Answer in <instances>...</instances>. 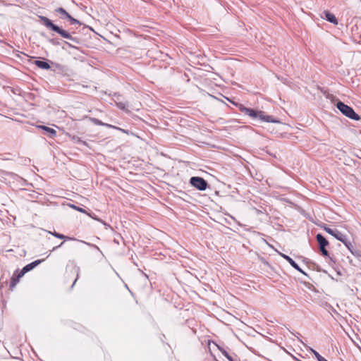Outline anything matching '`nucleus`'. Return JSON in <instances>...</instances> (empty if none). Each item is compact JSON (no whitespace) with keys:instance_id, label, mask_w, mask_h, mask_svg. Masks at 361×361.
<instances>
[{"instance_id":"f257e3e1","label":"nucleus","mask_w":361,"mask_h":361,"mask_svg":"<svg viewBox=\"0 0 361 361\" xmlns=\"http://www.w3.org/2000/svg\"><path fill=\"white\" fill-rule=\"evenodd\" d=\"M40 22L49 30L59 34L61 37L64 39H69L71 42L79 44L80 40L78 37H73L68 31L63 29L59 25L54 24L52 20L46 16H39Z\"/></svg>"},{"instance_id":"f03ea898","label":"nucleus","mask_w":361,"mask_h":361,"mask_svg":"<svg viewBox=\"0 0 361 361\" xmlns=\"http://www.w3.org/2000/svg\"><path fill=\"white\" fill-rule=\"evenodd\" d=\"M239 110L244 114L249 116L252 119L258 118L263 122L273 123H277L280 122L278 119L272 117L271 116L265 114V113L262 111L245 107L243 104L239 105Z\"/></svg>"},{"instance_id":"7ed1b4c3","label":"nucleus","mask_w":361,"mask_h":361,"mask_svg":"<svg viewBox=\"0 0 361 361\" xmlns=\"http://www.w3.org/2000/svg\"><path fill=\"white\" fill-rule=\"evenodd\" d=\"M336 106V108L346 117L354 121H360L361 119V117L355 113L351 106L344 104L341 101H338Z\"/></svg>"},{"instance_id":"20e7f679","label":"nucleus","mask_w":361,"mask_h":361,"mask_svg":"<svg viewBox=\"0 0 361 361\" xmlns=\"http://www.w3.org/2000/svg\"><path fill=\"white\" fill-rule=\"evenodd\" d=\"M189 182L192 186L200 191H204L209 186L208 183L199 176L191 177Z\"/></svg>"},{"instance_id":"39448f33","label":"nucleus","mask_w":361,"mask_h":361,"mask_svg":"<svg viewBox=\"0 0 361 361\" xmlns=\"http://www.w3.org/2000/svg\"><path fill=\"white\" fill-rule=\"evenodd\" d=\"M316 239L319 245V250L324 257H329V254L326 247L329 245V241L321 233H317Z\"/></svg>"},{"instance_id":"423d86ee","label":"nucleus","mask_w":361,"mask_h":361,"mask_svg":"<svg viewBox=\"0 0 361 361\" xmlns=\"http://www.w3.org/2000/svg\"><path fill=\"white\" fill-rule=\"evenodd\" d=\"M113 99H114V102L116 103V106L118 109H120L126 112L129 111V110L128 109V104L127 102H126L123 99L122 96L121 94L115 93L114 94Z\"/></svg>"},{"instance_id":"0eeeda50","label":"nucleus","mask_w":361,"mask_h":361,"mask_svg":"<svg viewBox=\"0 0 361 361\" xmlns=\"http://www.w3.org/2000/svg\"><path fill=\"white\" fill-rule=\"evenodd\" d=\"M324 230L328 233L329 234L334 236L335 238H336L338 240L341 242H344L345 240V237L344 234H343L341 232H340L338 229L336 228H331L326 226H324Z\"/></svg>"},{"instance_id":"6e6552de","label":"nucleus","mask_w":361,"mask_h":361,"mask_svg":"<svg viewBox=\"0 0 361 361\" xmlns=\"http://www.w3.org/2000/svg\"><path fill=\"white\" fill-rule=\"evenodd\" d=\"M44 261V259H37V260L25 265V267H23V268L20 271V276H23L26 273L32 270L34 268H35L37 266L40 264Z\"/></svg>"},{"instance_id":"1a4fd4ad","label":"nucleus","mask_w":361,"mask_h":361,"mask_svg":"<svg viewBox=\"0 0 361 361\" xmlns=\"http://www.w3.org/2000/svg\"><path fill=\"white\" fill-rule=\"evenodd\" d=\"M37 128L38 129L42 130L44 131V134L47 135L50 138H54V137H56L57 134L56 131L54 128H49L46 126L39 125L37 126Z\"/></svg>"},{"instance_id":"9d476101","label":"nucleus","mask_w":361,"mask_h":361,"mask_svg":"<svg viewBox=\"0 0 361 361\" xmlns=\"http://www.w3.org/2000/svg\"><path fill=\"white\" fill-rule=\"evenodd\" d=\"M33 63L37 66L39 68L43 70H49L51 68L48 60H35Z\"/></svg>"},{"instance_id":"9b49d317","label":"nucleus","mask_w":361,"mask_h":361,"mask_svg":"<svg viewBox=\"0 0 361 361\" xmlns=\"http://www.w3.org/2000/svg\"><path fill=\"white\" fill-rule=\"evenodd\" d=\"M324 18L329 23H333L334 25H337L338 24V20L337 18H336V16L331 13V12L328 11H325L324 12Z\"/></svg>"},{"instance_id":"f8f14e48","label":"nucleus","mask_w":361,"mask_h":361,"mask_svg":"<svg viewBox=\"0 0 361 361\" xmlns=\"http://www.w3.org/2000/svg\"><path fill=\"white\" fill-rule=\"evenodd\" d=\"M342 243L345 245V247L349 250V251L354 256H356V257L359 256L357 251L354 249L353 244L351 243V242L350 240H348L347 237H345V240H344V242H342Z\"/></svg>"},{"instance_id":"ddd939ff","label":"nucleus","mask_w":361,"mask_h":361,"mask_svg":"<svg viewBox=\"0 0 361 361\" xmlns=\"http://www.w3.org/2000/svg\"><path fill=\"white\" fill-rule=\"evenodd\" d=\"M342 243L345 245V247L349 250V251L354 256H356V257L359 256L357 251L354 249L353 244L351 243V242L350 240H348L347 237H345V240H344V242H342Z\"/></svg>"},{"instance_id":"4468645a","label":"nucleus","mask_w":361,"mask_h":361,"mask_svg":"<svg viewBox=\"0 0 361 361\" xmlns=\"http://www.w3.org/2000/svg\"><path fill=\"white\" fill-rule=\"evenodd\" d=\"M54 13L58 15L60 19L65 20V17L68 15V12L62 7L56 8Z\"/></svg>"},{"instance_id":"2eb2a0df","label":"nucleus","mask_w":361,"mask_h":361,"mask_svg":"<svg viewBox=\"0 0 361 361\" xmlns=\"http://www.w3.org/2000/svg\"><path fill=\"white\" fill-rule=\"evenodd\" d=\"M280 255L286 259L292 267L294 269H298V264L290 257L283 253H280Z\"/></svg>"},{"instance_id":"dca6fc26","label":"nucleus","mask_w":361,"mask_h":361,"mask_svg":"<svg viewBox=\"0 0 361 361\" xmlns=\"http://www.w3.org/2000/svg\"><path fill=\"white\" fill-rule=\"evenodd\" d=\"M21 277L22 276H20V272L18 274L17 276H16L15 274L12 276V277L11 279V282H10L11 289H13L17 285V283H18V281Z\"/></svg>"},{"instance_id":"f3484780","label":"nucleus","mask_w":361,"mask_h":361,"mask_svg":"<svg viewBox=\"0 0 361 361\" xmlns=\"http://www.w3.org/2000/svg\"><path fill=\"white\" fill-rule=\"evenodd\" d=\"M308 350L315 356L318 361H328L326 358L322 357L317 351L313 348L308 347Z\"/></svg>"},{"instance_id":"a211bd4d","label":"nucleus","mask_w":361,"mask_h":361,"mask_svg":"<svg viewBox=\"0 0 361 361\" xmlns=\"http://www.w3.org/2000/svg\"><path fill=\"white\" fill-rule=\"evenodd\" d=\"M219 350L221 352V353L229 360V361H236L231 357L228 352L223 348L220 347L219 345H217Z\"/></svg>"},{"instance_id":"6ab92c4d","label":"nucleus","mask_w":361,"mask_h":361,"mask_svg":"<svg viewBox=\"0 0 361 361\" xmlns=\"http://www.w3.org/2000/svg\"><path fill=\"white\" fill-rule=\"evenodd\" d=\"M49 233H51V235H53L54 237L57 238H59V239H64V240H67V239H71V238H68L63 234H61L59 233H57L56 231H54V232H49Z\"/></svg>"},{"instance_id":"aec40b11","label":"nucleus","mask_w":361,"mask_h":361,"mask_svg":"<svg viewBox=\"0 0 361 361\" xmlns=\"http://www.w3.org/2000/svg\"><path fill=\"white\" fill-rule=\"evenodd\" d=\"M90 120L95 125H97V126H109L108 124H106L104 123H103L102 121L96 118H90Z\"/></svg>"},{"instance_id":"412c9836","label":"nucleus","mask_w":361,"mask_h":361,"mask_svg":"<svg viewBox=\"0 0 361 361\" xmlns=\"http://www.w3.org/2000/svg\"><path fill=\"white\" fill-rule=\"evenodd\" d=\"M73 140L74 142L75 143H78V144H81V145H87V143L85 141H83L80 139V137H77V136H73Z\"/></svg>"},{"instance_id":"4be33fe9","label":"nucleus","mask_w":361,"mask_h":361,"mask_svg":"<svg viewBox=\"0 0 361 361\" xmlns=\"http://www.w3.org/2000/svg\"><path fill=\"white\" fill-rule=\"evenodd\" d=\"M69 206H70V207H71V208H73V209H75V210H77V211H78L80 212H82V213H85L86 212L84 209H82L81 207H78V206H76L75 204H70Z\"/></svg>"},{"instance_id":"5701e85b","label":"nucleus","mask_w":361,"mask_h":361,"mask_svg":"<svg viewBox=\"0 0 361 361\" xmlns=\"http://www.w3.org/2000/svg\"><path fill=\"white\" fill-rule=\"evenodd\" d=\"M83 243L86 244L87 245L91 247H93L94 249H96L97 250H98L99 252H101V254H102V251L100 250L99 247L98 246H97L96 245H94V244H92V243H87V242H85V241H82Z\"/></svg>"},{"instance_id":"b1692460","label":"nucleus","mask_w":361,"mask_h":361,"mask_svg":"<svg viewBox=\"0 0 361 361\" xmlns=\"http://www.w3.org/2000/svg\"><path fill=\"white\" fill-rule=\"evenodd\" d=\"M71 25H80L82 23L77 19L72 17V18L69 20Z\"/></svg>"},{"instance_id":"393cba45","label":"nucleus","mask_w":361,"mask_h":361,"mask_svg":"<svg viewBox=\"0 0 361 361\" xmlns=\"http://www.w3.org/2000/svg\"><path fill=\"white\" fill-rule=\"evenodd\" d=\"M51 64H52V65H54V67H55V69L54 70V71H55L56 70H59V71H62V70H63V68H62V66H61V65H60V64H59V63H53V62H51Z\"/></svg>"},{"instance_id":"a878e982","label":"nucleus","mask_w":361,"mask_h":361,"mask_svg":"<svg viewBox=\"0 0 361 361\" xmlns=\"http://www.w3.org/2000/svg\"><path fill=\"white\" fill-rule=\"evenodd\" d=\"M49 42L53 44V45H59V42L57 41V39H51L49 40Z\"/></svg>"},{"instance_id":"bb28decb","label":"nucleus","mask_w":361,"mask_h":361,"mask_svg":"<svg viewBox=\"0 0 361 361\" xmlns=\"http://www.w3.org/2000/svg\"><path fill=\"white\" fill-rule=\"evenodd\" d=\"M64 43L66 45H68L70 48L77 49V47L75 46H74L73 44H72L71 43H70L68 42L64 41Z\"/></svg>"},{"instance_id":"cd10ccee","label":"nucleus","mask_w":361,"mask_h":361,"mask_svg":"<svg viewBox=\"0 0 361 361\" xmlns=\"http://www.w3.org/2000/svg\"><path fill=\"white\" fill-rule=\"evenodd\" d=\"M295 269L298 270V271H300V273H302V274H304L305 276H307L306 272H305L299 266H298V269Z\"/></svg>"},{"instance_id":"c85d7f7f","label":"nucleus","mask_w":361,"mask_h":361,"mask_svg":"<svg viewBox=\"0 0 361 361\" xmlns=\"http://www.w3.org/2000/svg\"><path fill=\"white\" fill-rule=\"evenodd\" d=\"M63 244V242L61 243V244L58 246H56V247H54L53 249L51 250V252H53V251H55L56 250H57L59 247H61L62 245Z\"/></svg>"},{"instance_id":"c756f323","label":"nucleus","mask_w":361,"mask_h":361,"mask_svg":"<svg viewBox=\"0 0 361 361\" xmlns=\"http://www.w3.org/2000/svg\"><path fill=\"white\" fill-rule=\"evenodd\" d=\"M72 18V16L68 13V15L65 17V19H67L68 21Z\"/></svg>"},{"instance_id":"7c9ffc66","label":"nucleus","mask_w":361,"mask_h":361,"mask_svg":"<svg viewBox=\"0 0 361 361\" xmlns=\"http://www.w3.org/2000/svg\"><path fill=\"white\" fill-rule=\"evenodd\" d=\"M78 278V274H77V278L75 279V280L74 281L73 283L72 284V286L71 287H73V286L75 285V283H76V281Z\"/></svg>"},{"instance_id":"2f4dec72","label":"nucleus","mask_w":361,"mask_h":361,"mask_svg":"<svg viewBox=\"0 0 361 361\" xmlns=\"http://www.w3.org/2000/svg\"><path fill=\"white\" fill-rule=\"evenodd\" d=\"M86 28L92 30V28L90 27H86Z\"/></svg>"}]
</instances>
